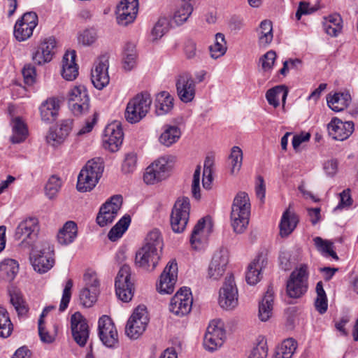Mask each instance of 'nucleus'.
Masks as SVG:
<instances>
[{
	"label": "nucleus",
	"mask_w": 358,
	"mask_h": 358,
	"mask_svg": "<svg viewBox=\"0 0 358 358\" xmlns=\"http://www.w3.org/2000/svg\"><path fill=\"white\" fill-rule=\"evenodd\" d=\"M258 45L260 48H268L273 38V24L269 20H264L261 22L259 27L256 30Z\"/></svg>",
	"instance_id": "31"
},
{
	"label": "nucleus",
	"mask_w": 358,
	"mask_h": 358,
	"mask_svg": "<svg viewBox=\"0 0 358 358\" xmlns=\"http://www.w3.org/2000/svg\"><path fill=\"white\" fill-rule=\"evenodd\" d=\"M287 93L286 87L282 85H278L268 90L266 93V98L270 105L277 108L280 104V97H281L282 102L285 103Z\"/></svg>",
	"instance_id": "41"
},
{
	"label": "nucleus",
	"mask_w": 358,
	"mask_h": 358,
	"mask_svg": "<svg viewBox=\"0 0 358 358\" xmlns=\"http://www.w3.org/2000/svg\"><path fill=\"white\" fill-rule=\"evenodd\" d=\"M68 105L75 115H80L88 111L90 98L86 87L76 86L69 92Z\"/></svg>",
	"instance_id": "9"
},
{
	"label": "nucleus",
	"mask_w": 358,
	"mask_h": 358,
	"mask_svg": "<svg viewBox=\"0 0 358 358\" xmlns=\"http://www.w3.org/2000/svg\"><path fill=\"white\" fill-rule=\"evenodd\" d=\"M137 52L134 43L128 42L125 44L122 52V68L126 71L132 70L136 64Z\"/></svg>",
	"instance_id": "36"
},
{
	"label": "nucleus",
	"mask_w": 358,
	"mask_h": 358,
	"mask_svg": "<svg viewBox=\"0 0 358 358\" xmlns=\"http://www.w3.org/2000/svg\"><path fill=\"white\" fill-rule=\"evenodd\" d=\"M59 108V101L57 99H48L39 108L41 120L47 123L55 121L57 117Z\"/></svg>",
	"instance_id": "30"
},
{
	"label": "nucleus",
	"mask_w": 358,
	"mask_h": 358,
	"mask_svg": "<svg viewBox=\"0 0 358 358\" xmlns=\"http://www.w3.org/2000/svg\"><path fill=\"white\" fill-rule=\"evenodd\" d=\"M13 135L10 141L13 143H20L25 141L28 135L27 128L20 117L15 118L12 122Z\"/></svg>",
	"instance_id": "39"
},
{
	"label": "nucleus",
	"mask_w": 358,
	"mask_h": 358,
	"mask_svg": "<svg viewBox=\"0 0 358 358\" xmlns=\"http://www.w3.org/2000/svg\"><path fill=\"white\" fill-rule=\"evenodd\" d=\"M229 158L231 164V173H237L242 165L243 152L241 149L238 146H234L231 149Z\"/></svg>",
	"instance_id": "54"
},
{
	"label": "nucleus",
	"mask_w": 358,
	"mask_h": 358,
	"mask_svg": "<svg viewBox=\"0 0 358 358\" xmlns=\"http://www.w3.org/2000/svg\"><path fill=\"white\" fill-rule=\"evenodd\" d=\"M251 204L248 194L239 192L234 199L230 214L231 223L234 232L242 234L249 224Z\"/></svg>",
	"instance_id": "1"
},
{
	"label": "nucleus",
	"mask_w": 358,
	"mask_h": 358,
	"mask_svg": "<svg viewBox=\"0 0 358 358\" xmlns=\"http://www.w3.org/2000/svg\"><path fill=\"white\" fill-rule=\"evenodd\" d=\"M192 302L193 299L190 289L183 287L172 297L169 305V310L174 315L178 317H183L191 311Z\"/></svg>",
	"instance_id": "10"
},
{
	"label": "nucleus",
	"mask_w": 358,
	"mask_h": 358,
	"mask_svg": "<svg viewBox=\"0 0 358 358\" xmlns=\"http://www.w3.org/2000/svg\"><path fill=\"white\" fill-rule=\"evenodd\" d=\"M173 107V98L169 92L163 91L159 93L155 99L156 113L164 115L168 113Z\"/></svg>",
	"instance_id": "38"
},
{
	"label": "nucleus",
	"mask_w": 358,
	"mask_h": 358,
	"mask_svg": "<svg viewBox=\"0 0 358 358\" xmlns=\"http://www.w3.org/2000/svg\"><path fill=\"white\" fill-rule=\"evenodd\" d=\"M238 289L234 276L227 277L222 287L220 290L219 304L225 310H232L238 305Z\"/></svg>",
	"instance_id": "13"
},
{
	"label": "nucleus",
	"mask_w": 358,
	"mask_h": 358,
	"mask_svg": "<svg viewBox=\"0 0 358 358\" xmlns=\"http://www.w3.org/2000/svg\"><path fill=\"white\" fill-rule=\"evenodd\" d=\"M76 57L75 51L67 52L63 57L62 76L66 80H73L78 75Z\"/></svg>",
	"instance_id": "28"
},
{
	"label": "nucleus",
	"mask_w": 358,
	"mask_h": 358,
	"mask_svg": "<svg viewBox=\"0 0 358 358\" xmlns=\"http://www.w3.org/2000/svg\"><path fill=\"white\" fill-rule=\"evenodd\" d=\"M123 141V131L118 122H114L106 126L104 130L103 142L104 147L111 152L117 151Z\"/></svg>",
	"instance_id": "24"
},
{
	"label": "nucleus",
	"mask_w": 358,
	"mask_h": 358,
	"mask_svg": "<svg viewBox=\"0 0 358 358\" xmlns=\"http://www.w3.org/2000/svg\"><path fill=\"white\" fill-rule=\"evenodd\" d=\"M108 59L106 56L99 57L92 70L91 79L94 86L98 90H102L109 83L108 69Z\"/></svg>",
	"instance_id": "20"
},
{
	"label": "nucleus",
	"mask_w": 358,
	"mask_h": 358,
	"mask_svg": "<svg viewBox=\"0 0 358 358\" xmlns=\"http://www.w3.org/2000/svg\"><path fill=\"white\" fill-rule=\"evenodd\" d=\"M122 198L120 195H114L106 201L100 208L96 216V223L101 227L113 222L121 208Z\"/></svg>",
	"instance_id": "11"
},
{
	"label": "nucleus",
	"mask_w": 358,
	"mask_h": 358,
	"mask_svg": "<svg viewBox=\"0 0 358 358\" xmlns=\"http://www.w3.org/2000/svg\"><path fill=\"white\" fill-rule=\"evenodd\" d=\"M98 294L91 292L90 288H83L80 293V300L85 307H91L96 302Z\"/></svg>",
	"instance_id": "58"
},
{
	"label": "nucleus",
	"mask_w": 358,
	"mask_h": 358,
	"mask_svg": "<svg viewBox=\"0 0 358 358\" xmlns=\"http://www.w3.org/2000/svg\"><path fill=\"white\" fill-rule=\"evenodd\" d=\"M62 186L59 178L52 176L45 186V195L50 199L55 198L59 192Z\"/></svg>",
	"instance_id": "52"
},
{
	"label": "nucleus",
	"mask_w": 358,
	"mask_h": 358,
	"mask_svg": "<svg viewBox=\"0 0 358 358\" xmlns=\"http://www.w3.org/2000/svg\"><path fill=\"white\" fill-rule=\"evenodd\" d=\"M53 255V247L47 244V247L30 257L34 269L39 273L48 271L55 264Z\"/></svg>",
	"instance_id": "21"
},
{
	"label": "nucleus",
	"mask_w": 358,
	"mask_h": 358,
	"mask_svg": "<svg viewBox=\"0 0 358 358\" xmlns=\"http://www.w3.org/2000/svg\"><path fill=\"white\" fill-rule=\"evenodd\" d=\"M296 348L297 343L294 339H285L276 348L275 358H292Z\"/></svg>",
	"instance_id": "42"
},
{
	"label": "nucleus",
	"mask_w": 358,
	"mask_h": 358,
	"mask_svg": "<svg viewBox=\"0 0 358 358\" xmlns=\"http://www.w3.org/2000/svg\"><path fill=\"white\" fill-rule=\"evenodd\" d=\"M24 83L31 85L35 82L36 69L34 66L30 64L24 65L22 70Z\"/></svg>",
	"instance_id": "64"
},
{
	"label": "nucleus",
	"mask_w": 358,
	"mask_h": 358,
	"mask_svg": "<svg viewBox=\"0 0 358 358\" xmlns=\"http://www.w3.org/2000/svg\"><path fill=\"white\" fill-rule=\"evenodd\" d=\"M65 138L66 137L64 134L59 132L57 129L50 128L46 136L47 143L52 146L61 144L64 141Z\"/></svg>",
	"instance_id": "61"
},
{
	"label": "nucleus",
	"mask_w": 358,
	"mask_h": 358,
	"mask_svg": "<svg viewBox=\"0 0 358 358\" xmlns=\"http://www.w3.org/2000/svg\"><path fill=\"white\" fill-rule=\"evenodd\" d=\"M103 169L101 159L95 158L89 160L78 176L76 185L78 191L80 192L91 191L101 178Z\"/></svg>",
	"instance_id": "2"
},
{
	"label": "nucleus",
	"mask_w": 358,
	"mask_h": 358,
	"mask_svg": "<svg viewBox=\"0 0 358 358\" xmlns=\"http://www.w3.org/2000/svg\"><path fill=\"white\" fill-rule=\"evenodd\" d=\"M176 87L181 101L187 103L193 101L196 94V82L190 73L180 74L176 78Z\"/></svg>",
	"instance_id": "17"
},
{
	"label": "nucleus",
	"mask_w": 358,
	"mask_h": 358,
	"mask_svg": "<svg viewBox=\"0 0 358 358\" xmlns=\"http://www.w3.org/2000/svg\"><path fill=\"white\" fill-rule=\"evenodd\" d=\"M209 49L210 56L213 59H217L224 55L227 51V43L224 34L221 33L216 34L215 43L210 46Z\"/></svg>",
	"instance_id": "47"
},
{
	"label": "nucleus",
	"mask_w": 358,
	"mask_h": 358,
	"mask_svg": "<svg viewBox=\"0 0 358 358\" xmlns=\"http://www.w3.org/2000/svg\"><path fill=\"white\" fill-rule=\"evenodd\" d=\"M34 29L17 21L14 27V36L18 41H24L32 36Z\"/></svg>",
	"instance_id": "53"
},
{
	"label": "nucleus",
	"mask_w": 358,
	"mask_h": 358,
	"mask_svg": "<svg viewBox=\"0 0 358 358\" xmlns=\"http://www.w3.org/2000/svg\"><path fill=\"white\" fill-rule=\"evenodd\" d=\"M317 298L315 301V306L316 310L320 313H324L328 307L327 298L325 291L323 288L322 282L320 281L316 285Z\"/></svg>",
	"instance_id": "49"
},
{
	"label": "nucleus",
	"mask_w": 358,
	"mask_h": 358,
	"mask_svg": "<svg viewBox=\"0 0 358 358\" xmlns=\"http://www.w3.org/2000/svg\"><path fill=\"white\" fill-rule=\"evenodd\" d=\"M71 334L75 342L84 347L90 336V329L86 319L80 312H76L71 317Z\"/></svg>",
	"instance_id": "18"
},
{
	"label": "nucleus",
	"mask_w": 358,
	"mask_h": 358,
	"mask_svg": "<svg viewBox=\"0 0 358 358\" xmlns=\"http://www.w3.org/2000/svg\"><path fill=\"white\" fill-rule=\"evenodd\" d=\"M329 135L334 140L344 141L349 138L354 131L352 121L343 122L337 117L331 119L327 124Z\"/></svg>",
	"instance_id": "25"
},
{
	"label": "nucleus",
	"mask_w": 358,
	"mask_h": 358,
	"mask_svg": "<svg viewBox=\"0 0 358 358\" xmlns=\"http://www.w3.org/2000/svg\"><path fill=\"white\" fill-rule=\"evenodd\" d=\"M13 331V324L10 322L8 311L0 306V337H8Z\"/></svg>",
	"instance_id": "50"
},
{
	"label": "nucleus",
	"mask_w": 358,
	"mask_h": 358,
	"mask_svg": "<svg viewBox=\"0 0 358 358\" xmlns=\"http://www.w3.org/2000/svg\"><path fill=\"white\" fill-rule=\"evenodd\" d=\"M205 223L204 218L200 219L192 232L190 243L194 250L202 249L207 241V236L204 231Z\"/></svg>",
	"instance_id": "34"
},
{
	"label": "nucleus",
	"mask_w": 358,
	"mask_h": 358,
	"mask_svg": "<svg viewBox=\"0 0 358 358\" xmlns=\"http://www.w3.org/2000/svg\"><path fill=\"white\" fill-rule=\"evenodd\" d=\"M138 0H122L117 6L118 24L126 26L132 22L138 13Z\"/></svg>",
	"instance_id": "23"
},
{
	"label": "nucleus",
	"mask_w": 358,
	"mask_h": 358,
	"mask_svg": "<svg viewBox=\"0 0 358 358\" xmlns=\"http://www.w3.org/2000/svg\"><path fill=\"white\" fill-rule=\"evenodd\" d=\"M315 245L317 250L325 257H331L335 260L338 259V257L334 250V243L329 240L322 239L317 236L313 239Z\"/></svg>",
	"instance_id": "44"
},
{
	"label": "nucleus",
	"mask_w": 358,
	"mask_h": 358,
	"mask_svg": "<svg viewBox=\"0 0 358 358\" xmlns=\"http://www.w3.org/2000/svg\"><path fill=\"white\" fill-rule=\"evenodd\" d=\"M115 293L123 302H129L134 296V284L131 282L130 267L124 264L119 270L115 281Z\"/></svg>",
	"instance_id": "8"
},
{
	"label": "nucleus",
	"mask_w": 358,
	"mask_h": 358,
	"mask_svg": "<svg viewBox=\"0 0 358 358\" xmlns=\"http://www.w3.org/2000/svg\"><path fill=\"white\" fill-rule=\"evenodd\" d=\"M275 58L276 54L273 50H269L262 55L259 59V63L263 71H270L273 68Z\"/></svg>",
	"instance_id": "62"
},
{
	"label": "nucleus",
	"mask_w": 358,
	"mask_h": 358,
	"mask_svg": "<svg viewBox=\"0 0 358 358\" xmlns=\"http://www.w3.org/2000/svg\"><path fill=\"white\" fill-rule=\"evenodd\" d=\"M162 252L143 245L136 254L137 266L149 271H153L158 264Z\"/></svg>",
	"instance_id": "22"
},
{
	"label": "nucleus",
	"mask_w": 358,
	"mask_h": 358,
	"mask_svg": "<svg viewBox=\"0 0 358 358\" xmlns=\"http://www.w3.org/2000/svg\"><path fill=\"white\" fill-rule=\"evenodd\" d=\"M170 166L166 157H160L145 169L143 180L146 184L157 183L169 176Z\"/></svg>",
	"instance_id": "12"
},
{
	"label": "nucleus",
	"mask_w": 358,
	"mask_h": 358,
	"mask_svg": "<svg viewBox=\"0 0 358 358\" xmlns=\"http://www.w3.org/2000/svg\"><path fill=\"white\" fill-rule=\"evenodd\" d=\"M78 236V226L74 221H67L57 234L59 244L67 245L72 243Z\"/></svg>",
	"instance_id": "33"
},
{
	"label": "nucleus",
	"mask_w": 358,
	"mask_h": 358,
	"mask_svg": "<svg viewBox=\"0 0 358 358\" xmlns=\"http://www.w3.org/2000/svg\"><path fill=\"white\" fill-rule=\"evenodd\" d=\"M84 280L85 282V287L84 288H90L91 292L99 294V280L95 273L92 272L85 274Z\"/></svg>",
	"instance_id": "63"
},
{
	"label": "nucleus",
	"mask_w": 358,
	"mask_h": 358,
	"mask_svg": "<svg viewBox=\"0 0 358 358\" xmlns=\"http://www.w3.org/2000/svg\"><path fill=\"white\" fill-rule=\"evenodd\" d=\"M56 41L53 37L45 38L32 54V60L41 65L50 62L56 52Z\"/></svg>",
	"instance_id": "26"
},
{
	"label": "nucleus",
	"mask_w": 358,
	"mask_h": 358,
	"mask_svg": "<svg viewBox=\"0 0 358 358\" xmlns=\"http://www.w3.org/2000/svg\"><path fill=\"white\" fill-rule=\"evenodd\" d=\"M10 303L14 306L18 315H25L28 311V308H27L25 302L22 299L20 294L18 293L13 292L10 294Z\"/></svg>",
	"instance_id": "59"
},
{
	"label": "nucleus",
	"mask_w": 358,
	"mask_h": 358,
	"mask_svg": "<svg viewBox=\"0 0 358 358\" xmlns=\"http://www.w3.org/2000/svg\"><path fill=\"white\" fill-rule=\"evenodd\" d=\"M193 11L191 2L181 0L173 15V20L177 25H180L187 20Z\"/></svg>",
	"instance_id": "40"
},
{
	"label": "nucleus",
	"mask_w": 358,
	"mask_h": 358,
	"mask_svg": "<svg viewBox=\"0 0 358 358\" xmlns=\"http://www.w3.org/2000/svg\"><path fill=\"white\" fill-rule=\"evenodd\" d=\"M151 103L152 99L148 92L137 94L127 103L124 115L127 121L131 124L138 122L148 113Z\"/></svg>",
	"instance_id": "3"
},
{
	"label": "nucleus",
	"mask_w": 358,
	"mask_h": 358,
	"mask_svg": "<svg viewBox=\"0 0 358 358\" xmlns=\"http://www.w3.org/2000/svg\"><path fill=\"white\" fill-rule=\"evenodd\" d=\"M308 266L301 265L293 271L287 282V293L291 298H299L308 289Z\"/></svg>",
	"instance_id": "6"
},
{
	"label": "nucleus",
	"mask_w": 358,
	"mask_h": 358,
	"mask_svg": "<svg viewBox=\"0 0 358 358\" xmlns=\"http://www.w3.org/2000/svg\"><path fill=\"white\" fill-rule=\"evenodd\" d=\"M99 336L103 345L113 348L118 342L117 331L112 321L107 315H103L99 320Z\"/></svg>",
	"instance_id": "19"
},
{
	"label": "nucleus",
	"mask_w": 358,
	"mask_h": 358,
	"mask_svg": "<svg viewBox=\"0 0 358 358\" xmlns=\"http://www.w3.org/2000/svg\"><path fill=\"white\" fill-rule=\"evenodd\" d=\"M178 277V264L176 260L170 261L162 273L159 282L157 284V290L160 294H171Z\"/></svg>",
	"instance_id": "16"
},
{
	"label": "nucleus",
	"mask_w": 358,
	"mask_h": 358,
	"mask_svg": "<svg viewBox=\"0 0 358 358\" xmlns=\"http://www.w3.org/2000/svg\"><path fill=\"white\" fill-rule=\"evenodd\" d=\"M38 231L37 219L29 217L20 222L15 230V238L22 241V243L31 245L36 239Z\"/></svg>",
	"instance_id": "15"
},
{
	"label": "nucleus",
	"mask_w": 358,
	"mask_h": 358,
	"mask_svg": "<svg viewBox=\"0 0 358 358\" xmlns=\"http://www.w3.org/2000/svg\"><path fill=\"white\" fill-rule=\"evenodd\" d=\"M229 263V252L227 249L220 248L213 255L208 268V278L219 280L225 273Z\"/></svg>",
	"instance_id": "14"
},
{
	"label": "nucleus",
	"mask_w": 358,
	"mask_h": 358,
	"mask_svg": "<svg viewBox=\"0 0 358 358\" xmlns=\"http://www.w3.org/2000/svg\"><path fill=\"white\" fill-rule=\"evenodd\" d=\"M72 287L73 280L71 279H69L66 281L65 287L64 288L62 297L59 305V310L62 312L64 311L68 307V305L71 297Z\"/></svg>",
	"instance_id": "60"
},
{
	"label": "nucleus",
	"mask_w": 358,
	"mask_h": 358,
	"mask_svg": "<svg viewBox=\"0 0 358 358\" xmlns=\"http://www.w3.org/2000/svg\"><path fill=\"white\" fill-rule=\"evenodd\" d=\"M180 134V131L176 126L166 125L164 131L159 137V141L169 147L179 139Z\"/></svg>",
	"instance_id": "46"
},
{
	"label": "nucleus",
	"mask_w": 358,
	"mask_h": 358,
	"mask_svg": "<svg viewBox=\"0 0 358 358\" xmlns=\"http://www.w3.org/2000/svg\"><path fill=\"white\" fill-rule=\"evenodd\" d=\"M19 271L17 261L13 259H6L0 263V278L10 282L14 280Z\"/></svg>",
	"instance_id": "37"
},
{
	"label": "nucleus",
	"mask_w": 358,
	"mask_h": 358,
	"mask_svg": "<svg viewBox=\"0 0 358 358\" xmlns=\"http://www.w3.org/2000/svg\"><path fill=\"white\" fill-rule=\"evenodd\" d=\"M329 107L335 112L345 109L350 104L352 98L348 91L336 92L333 96L327 98Z\"/></svg>",
	"instance_id": "32"
},
{
	"label": "nucleus",
	"mask_w": 358,
	"mask_h": 358,
	"mask_svg": "<svg viewBox=\"0 0 358 358\" xmlns=\"http://www.w3.org/2000/svg\"><path fill=\"white\" fill-rule=\"evenodd\" d=\"M98 38L96 30L93 29H87L81 31L78 36L79 43L85 46L92 45L95 43Z\"/></svg>",
	"instance_id": "55"
},
{
	"label": "nucleus",
	"mask_w": 358,
	"mask_h": 358,
	"mask_svg": "<svg viewBox=\"0 0 358 358\" xmlns=\"http://www.w3.org/2000/svg\"><path fill=\"white\" fill-rule=\"evenodd\" d=\"M341 17L339 15H332L325 18L323 28L325 32L331 36H336L341 32Z\"/></svg>",
	"instance_id": "45"
},
{
	"label": "nucleus",
	"mask_w": 358,
	"mask_h": 358,
	"mask_svg": "<svg viewBox=\"0 0 358 358\" xmlns=\"http://www.w3.org/2000/svg\"><path fill=\"white\" fill-rule=\"evenodd\" d=\"M169 29V20L166 17H161L154 26L151 35L152 40H157L162 38Z\"/></svg>",
	"instance_id": "56"
},
{
	"label": "nucleus",
	"mask_w": 358,
	"mask_h": 358,
	"mask_svg": "<svg viewBox=\"0 0 358 358\" xmlns=\"http://www.w3.org/2000/svg\"><path fill=\"white\" fill-rule=\"evenodd\" d=\"M190 203L188 197L179 198L175 203L171 214V226L176 233L182 232L189 220Z\"/></svg>",
	"instance_id": "7"
},
{
	"label": "nucleus",
	"mask_w": 358,
	"mask_h": 358,
	"mask_svg": "<svg viewBox=\"0 0 358 358\" xmlns=\"http://www.w3.org/2000/svg\"><path fill=\"white\" fill-rule=\"evenodd\" d=\"M143 245L148 246L149 248L162 252L163 248V240L159 231L155 229L148 233Z\"/></svg>",
	"instance_id": "48"
},
{
	"label": "nucleus",
	"mask_w": 358,
	"mask_h": 358,
	"mask_svg": "<svg viewBox=\"0 0 358 358\" xmlns=\"http://www.w3.org/2000/svg\"><path fill=\"white\" fill-rule=\"evenodd\" d=\"M149 322L147 308L144 305L137 306L129 318L125 334L131 339H137L145 331Z\"/></svg>",
	"instance_id": "4"
},
{
	"label": "nucleus",
	"mask_w": 358,
	"mask_h": 358,
	"mask_svg": "<svg viewBox=\"0 0 358 358\" xmlns=\"http://www.w3.org/2000/svg\"><path fill=\"white\" fill-rule=\"evenodd\" d=\"M299 222V216L289 208L287 209L282 215L280 227L281 237H287L292 233Z\"/></svg>",
	"instance_id": "29"
},
{
	"label": "nucleus",
	"mask_w": 358,
	"mask_h": 358,
	"mask_svg": "<svg viewBox=\"0 0 358 358\" xmlns=\"http://www.w3.org/2000/svg\"><path fill=\"white\" fill-rule=\"evenodd\" d=\"M226 338L224 324L220 319L213 320L207 327L203 338V346L210 351L213 352L220 348Z\"/></svg>",
	"instance_id": "5"
},
{
	"label": "nucleus",
	"mask_w": 358,
	"mask_h": 358,
	"mask_svg": "<svg viewBox=\"0 0 358 358\" xmlns=\"http://www.w3.org/2000/svg\"><path fill=\"white\" fill-rule=\"evenodd\" d=\"M267 265V259L263 254L259 255L250 264L245 274L246 282L251 285L257 284L261 279V271Z\"/></svg>",
	"instance_id": "27"
},
{
	"label": "nucleus",
	"mask_w": 358,
	"mask_h": 358,
	"mask_svg": "<svg viewBox=\"0 0 358 358\" xmlns=\"http://www.w3.org/2000/svg\"><path fill=\"white\" fill-rule=\"evenodd\" d=\"M274 291L269 286L259 306V318L262 322L267 321L272 315Z\"/></svg>",
	"instance_id": "35"
},
{
	"label": "nucleus",
	"mask_w": 358,
	"mask_h": 358,
	"mask_svg": "<svg viewBox=\"0 0 358 358\" xmlns=\"http://www.w3.org/2000/svg\"><path fill=\"white\" fill-rule=\"evenodd\" d=\"M137 166V155L134 152H129L125 155L122 165V171L124 173H133Z\"/></svg>",
	"instance_id": "57"
},
{
	"label": "nucleus",
	"mask_w": 358,
	"mask_h": 358,
	"mask_svg": "<svg viewBox=\"0 0 358 358\" xmlns=\"http://www.w3.org/2000/svg\"><path fill=\"white\" fill-rule=\"evenodd\" d=\"M131 222V217L128 215L123 216L115 226L109 231L108 237L111 241H115L120 238L127 231Z\"/></svg>",
	"instance_id": "43"
},
{
	"label": "nucleus",
	"mask_w": 358,
	"mask_h": 358,
	"mask_svg": "<svg viewBox=\"0 0 358 358\" xmlns=\"http://www.w3.org/2000/svg\"><path fill=\"white\" fill-rule=\"evenodd\" d=\"M214 165L213 159L207 157L204 161L203 172V186L206 189L211 188L213 181V167Z\"/></svg>",
	"instance_id": "51"
}]
</instances>
